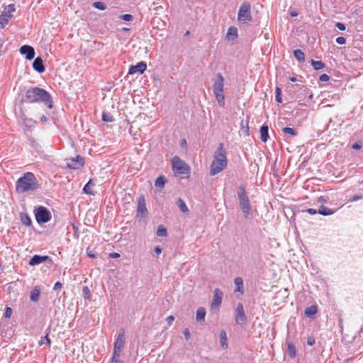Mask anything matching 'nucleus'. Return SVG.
<instances>
[{
	"label": "nucleus",
	"mask_w": 363,
	"mask_h": 363,
	"mask_svg": "<svg viewBox=\"0 0 363 363\" xmlns=\"http://www.w3.org/2000/svg\"><path fill=\"white\" fill-rule=\"evenodd\" d=\"M336 43L339 45H344L346 43V40L344 37H338L336 38Z\"/></svg>",
	"instance_id": "47"
},
{
	"label": "nucleus",
	"mask_w": 363,
	"mask_h": 363,
	"mask_svg": "<svg viewBox=\"0 0 363 363\" xmlns=\"http://www.w3.org/2000/svg\"><path fill=\"white\" fill-rule=\"evenodd\" d=\"M20 52L21 55H26V58L28 60H31L35 57V50L33 47L30 45H23L20 48Z\"/></svg>",
	"instance_id": "13"
},
{
	"label": "nucleus",
	"mask_w": 363,
	"mask_h": 363,
	"mask_svg": "<svg viewBox=\"0 0 363 363\" xmlns=\"http://www.w3.org/2000/svg\"><path fill=\"white\" fill-rule=\"evenodd\" d=\"M46 261L48 262L50 264L53 263L52 259L49 256L35 255L29 260L28 264L30 266H35Z\"/></svg>",
	"instance_id": "10"
},
{
	"label": "nucleus",
	"mask_w": 363,
	"mask_h": 363,
	"mask_svg": "<svg viewBox=\"0 0 363 363\" xmlns=\"http://www.w3.org/2000/svg\"><path fill=\"white\" fill-rule=\"evenodd\" d=\"M120 18L125 21H130L133 20V16L130 14H123L120 16Z\"/></svg>",
	"instance_id": "43"
},
{
	"label": "nucleus",
	"mask_w": 363,
	"mask_h": 363,
	"mask_svg": "<svg viewBox=\"0 0 363 363\" xmlns=\"http://www.w3.org/2000/svg\"><path fill=\"white\" fill-rule=\"evenodd\" d=\"M282 131L284 133L289 134V135H291L292 136L296 135V134H297V132H296V130L295 129H294L292 128H289V127L284 128Z\"/></svg>",
	"instance_id": "41"
},
{
	"label": "nucleus",
	"mask_w": 363,
	"mask_h": 363,
	"mask_svg": "<svg viewBox=\"0 0 363 363\" xmlns=\"http://www.w3.org/2000/svg\"><path fill=\"white\" fill-rule=\"evenodd\" d=\"M91 184V180L85 184V186L83 188V191L84 193L87 194H92V191H91L90 185Z\"/></svg>",
	"instance_id": "42"
},
{
	"label": "nucleus",
	"mask_w": 363,
	"mask_h": 363,
	"mask_svg": "<svg viewBox=\"0 0 363 363\" xmlns=\"http://www.w3.org/2000/svg\"><path fill=\"white\" fill-rule=\"evenodd\" d=\"M318 212L323 216H330L334 213V211L324 206H320Z\"/></svg>",
	"instance_id": "29"
},
{
	"label": "nucleus",
	"mask_w": 363,
	"mask_h": 363,
	"mask_svg": "<svg viewBox=\"0 0 363 363\" xmlns=\"http://www.w3.org/2000/svg\"><path fill=\"white\" fill-rule=\"evenodd\" d=\"M318 201L320 202V203H324V202H326L327 200L325 199V197L320 196V197L318 198Z\"/></svg>",
	"instance_id": "60"
},
{
	"label": "nucleus",
	"mask_w": 363,
	"mask_h": 363,
	"mask_svg": "<svg viewBox=\"0 0 363 363\" xmlns=\"http://www.w3.org/2000/svg\"><path fill=\"white\" fill-rule=\"evenodd\" d=\"M40 295V290L38 287H35L30 292V298L33 302H37L39 300Z\"/></svg>",
	"instance_id": "23"
},
{
	"label": "nucleus",
	"mask_w": 363,
	"mask_h": 363,
	"mask_svg": "<svg viewBox=\"0 0 363 363\" xmlns=\"http://www.w3.org/2000/svg\"><path fill=\"white\" fill-rule=\"evenodd\" d=\"M102 120L104 122H113L114 121L113 116L109 113L104 112L102 114Z\"/></svg>",
	"instance_id": "37"
},
{
	"label": "nucleus",
	"mask_w": 363,
	"mask_h": 363,
	"mask_svg": "<svg viewBox=\"0 0 363 363\" xmlns=\"http://www.w3.org/2000/svg\"><path fill=\"white\" fill-rule=\"evenodd\" d=\"M154 252L157 254V255H160L161 254L162 252V248L160 247V246L159 245H157L154 247Z\"/></svg>",
	"instance_id": "55"
},
{
	"label": "nucleus",
	"mask_w": 363,
	"mask_h": 363,
	"mask_svg": "<svg viewBox=\"0 0 363 363\" xmlns=\"http://www.w3.org/2000/svg\"><path fill=\"white\" fill-rule=\"evenodd\" d=\"M269 128L267 125H262L260 128V139L262 142H267L269 138Z\"/></svg>",
	"instance_id": "19"
},
{
	"label": "nucleus",
	"mask_w": 363,
	"mask_h": 363,
	"mask_svg": "<svg viewBox=\"0 0 363 363\" xmlns=\"http://www.w3.org/2000/svg\"><path fill=\"white\" fill-rule=\"evenodd\" d=\"M206 314V309L203 307H199L196 311V321L201 325L205 322V316Z\"/></svg>",
	"instance_id": "17"
},
{
	"label": "nucleus",
	"mask_w": 363,
	"mask_h": 363,
	"mask_svg": "<svg viewBox=\"0 0 363 363\" xmlns=\"http://www.w3.org/2000/svg\"><path fill=\"white\" fill-rule=\"evenodd\" d=\"M156 234L158 237H166L167 235V229L162 225H160L157 227Z\"/></svg>",
	"instance_id": "34"
},
{
	"label": "nucleus",
	"mask_w": 363,
	"mask_h": 363,
	"mask_svg": "<svg viewBox=\"0 0 363 363\" xmlns=\"http://www.w3.org/2000/svg\"><path fill=\"white\" fill-rule=\"evenodd\" d=\"M223 86L224 78L220 73H218L213 85V92H223Z\"/></svg>",
	"instance_id": "12"
},
{
	"label": "nucleus",
	"mask_w": 363,
	"mask_h": 363,
	"mask_svg": "<svg viewBox=\"0 0 363 363\" xmlns=\"http://www.w3.org/2000/svg\"><path fill=\"white\" fill-rule=\"evenodd\" d=\"M235 284V291L243 293V281L241 277H236L234 280Z\"/></svg>",
	"instance_id": "26"
},
{
	"label": "nucleus",
	"mask_w": 363,
	"mask_h": 363,
	"mask_svg": "<svg viewBox=\"0 0 363 363\" xmlns=\"http://www.w3.org/2000/svg\"><path fill=\"white\" fill-rule=\"evenodd\" d=\"M87 255L88 257H89L90 258H96L97 257L98 255L96 253H95L94 251L92 250H87Z\"/></svg>",
	"instance_id": "53"
},
{
	"label": "nucleus",
	"mask_w": 363,
	"mask_h": 363,
	"mask_svg": "<svg viewBox=\"0 0 363 363\" xmlns=\"http://www.w3.org/2000/svg\"><path fill=\"white\" fill-rule=\"evenodd\" d=\"M288 353L291 358H295L296 356V350L294 345L291 342H286Z\"/></svg>",
	"instance_id": "25"
},
{
	"label": "nucleus",
	"mask_w": 363,
	"mask_h": 363,
	"mask_svg": "<svg viewBox=\"0 0 363 363\" xmlns=\"http://www.w3.org/2000/svg\"><path fill=\"white\" fill-rule=\"evenodd\" d=\"M228 164L225 150L223 143H220L214 152L213 160L210 166V175L215 176L222 172Z\"/></svg>",
	"instance_id": "3"
},
{
	"label": "nucleus",
	"mask_w": 363,
	"mask_h": 363,
	"mask_svg": "<svg viewBox=\"0 0 363 363\" xmlns=\"http://www.w3.org/2000/svg\"><path fill=\"white\" fill-rule=\"evenodd\" d=\"M40 188L36 177L28 172L21 177L16 183V191L18 194L35 191Z\"/></svg>",
	"instance_id": "2"
},
{
	"label": "nucleus",
	"mask_w": 363,
	"mask_h": 363,
	"mask_svg": "<svg viewBox=\"0 0 363 363\" xmlns=\"http://www.w3.org/2000/svg\"><path fill=\"white\" fill-rule=\"evenodd\" d=\"M311 64L315 70L322 69L325 67V63H323L322 61H315L314 60H311Z\"/></svg>",
	"instance_id": "33"
},
{
	"label": "nucleus",
	"mask_w": 363,
	"mask_h": 363,
	"mask_svg": "<svg viewBox=\"0 0 363 363\" xmlns=\"http://www.w3.org/2000/svg\"><path fill=\"white\" fill-rule=\"evenodd\" d=\"M281 89L280 87L277 86L276 89H275V99H276V101L279 104L282 103V98H281Z\"/></svg>",
	"instance_id": "38"
},
{
	"label": "nucleus",
	"mask_w": 363,
	"mask_h": 363,
	"mask_svg": "<svg viewBox=\"0 0 363 363\" xmlns=\"http://www.w3.org/2000/svg\"><path fill=\"white\" fill-rule=\"evenodd\" d=\"M335 26L340 30H345L346 29L345 25L342 23L337 22Z\"/></svg>",
	"instance_id": "50"
},
{
	"label": "nucleus",
	"mask_w": 363,
	"mask_h": 363,
	"mask_svg": "<svg viewBox=\"0 0 363 363\" xmlns=\"http://www.w3.org/2000/svg\"><path fill=\"white\" fill-rule=\"evenodd\" d=\"M361 147H362V145L359 143H355L352 145V148L354 150H359V149H361Z\"/></svg>",
	"instance_id": "57"
},
{
	"label": "nucleus",
	"mask_w": 363,
	"mask_h": 363,
	"mask_svg": "<svg viewBox=\"0 0 363 363\" xmlns=\"http://www.w3.org/2000/svg\"><path fill=\"white\" fill-rule=\"evenodd\" d=\"M6 13L11 14V13L14 12L16 11V6L13 4H9L6 8Z\"/></svg>",
	"instance_id": "44"
},
{
	"label": "nucleus",
	"mask_w": 363,
	"mask_h": 363,
	"mask_svg": "<svg viewBox=\"0 0 363 363\" xmlns=\"http://www.w3.org/2000/svg\"><path fill=\"white\" fill-rule=\"evenodd\" d=\"M290 81H291V82H296V77H291V78H290Z\"/></svg>",
	"instance_id": "62"
},
{
	"label": "nucleus",
	"mask_w": 363,
	"mask_h": 363,
	"mask_svg": "<svg viewBox=\"0 0 363 363\" xmlns=\"http://www.w3.org/2000/svg\"><path fill=\"white\" fill-rule=\"evenodd\" d=\"M223 292L219 289H216L213 293V299L211 303V308L218 307L222 302Z\"/></svg>",
	"instance_id": "14"
},
{
	"label": "nucleus",
	"mask_w": 363,
	"mask_h": 363,
	"mask_svg": "<svg viewBox=\"0 0 363 363\" xmlns=\"http://www.w3.org/2000/svg\"><path fill=\"white\" fill-rule=\"evenodd\" d=\"M147 215V209L145 205V200L143 196H140L138 199V205L137 209V216L145 218Z\"/></svg>",
	"instance_id": "11"
},
{
	"label": "nucleus",
	"mask_w": 363,
	"mask_h": 363,
	"mask_svg": "<svg viewBox=\"0 0 363 363\" xmlns=\"http://www.w3.org/2000/svg\"><path fill=\"white\" fill-rule=\"evenodd\" d=\"M44 338H45V339H47V342H48V344H50V339L48 338V335H47L46 336H45V337H44Z\"/></svg>",
	"instance_id": "61"
},
{
	"label": "nucleus",
	"mask_w": 363,
	"mask_h": 363,
	"mask_svg": "<svg viewBox=\"0 0 363 363\" xmlns=\"http://www.w3.org/2000/svg\"><path fill=\"white\" fill-rule=\"evenodd\" d=\"M330 79V77L326 74H323L320 76L319 80L321 82H328Z\"/></svg>",
	"instance_id": "46"
},
{
	"label": "nucleus",
	"mask_w": 363,
	"mask_h": 363,
	"mask_svg": "<svg viewBox=\"0 0 363 363\" xmlns=\"http://www.w3.org/2000/svg\"><path fill=\"white\" fill-rule=\"evenodd\" d=\"M238 19L241 22L250 21L252 20L251 6L247 1L243 2L238 11Z\"/></svg>",
	"instance_id": "7"
},
{
	"label": "nucleus",
	"mask_w": 363,
	"mask_h": 363,
	"mask_svg": "<svg viewBox=\"0 0 363 363\" xmlns=\"http://www.w3.org/2000/svg\"><path fill=\"white\" fill-rule=\"evenodd\" d=\"M166 179L164 176L161 175L158 177L155 182V186L157 189H162L166 183Z\"/></svg>",
	"instance_id": "27"
},
{
	"label": "nucleus",
	"mask_w": 363,
	"mask_h": 363,
	"mask_svg": "<svg viewBox=\"0 0 363 363\" xmlns=\"http://www.w3.org/2000/svg\"><path fill=\"white\" fill-rule=\"evenodd\" d=\"M183 333H184L185 339L186 340H189L190 338V336H191L190 331L189 330V329L188 328L184 329Z\"/></svg>",
	"instance_id": "51"
},
{
	"label": "nucleus",
	"mask_w": 363,
	"mask_h": 363,
	"mask_svg": "<svg viewBox=\"0 0 363 363\" xmlns=\"http://www.w3.org/2000/svg\"><path fill=\"white\" fill-rule=\"evenodd\" d=\"M177 204L182 213H186L189 212V208L182 199L179 198Z\"/></svg>",
	"instance_id": "30"
},
{
	"label": "nucleus",
	"mask_w": 363,
	"mask_h": 363,
	"mask_svg": "<svg viewBox=\"0 0 363 363\" xmlns=\"http://www.w3.org/2000/svg\"><path fill=\"white\" fill-rule=\"evenodd\" d=\"M220 343L223 347H227V336L224 330L220 332Z\"/></svg>",
	"instance_id": "40"
},
{
	"label": "nucleus",
	"mask_w": 363,
	"mask_h": 363,
	"mask_svg": "<svg viewBox=\"0 0 363 363\" xmlns=\"http://www.w3.org/2000/svg\"><path fill=\"white\" fill-rule=\"evenodd\" d=\"M41 121H47V118L45 116H43V117H41Z\"/></svg>",
	"instance_id": "63"
},
{
	"label": "nucleus",
	"mask_w": 363,
	"mask_h": 363,
	"mask_svg": "<svg viewBox=\"0 0 363 363\" xmlns=\"http://www.w3.org/2000/svg\"><path fill=\"white\" fill-rule=\"evenodd\" d=\"M236 313H244V308L241 303H238L237 308H236Z\"/></svg>",
	"instance_id": "48"
},
{
	"label": "nucleus",
	"mask_w": 363,
	"mask_h": 363,
	"mask_svg": "<svg viewBox=\"0 0 363 363\" xmlns=\"http://www.w3.org/2000/svg\"><path fill=\"white\" fill-rule=\"evenodd\" d=\"M12 315V309L10 307H6L5 313H4V317L6 318H10Z\"/></svg>",
	"instance_id": "45"
},
{
	"label": "nucleus",
	"mask_w": 363,
	"mask_h": 363,
	"mask_svg": "<svg viewBox=\"0 0 363 363\" xmlns=\"http://www.w3.org/2000/svg\"><path fill=\"white\" fill-rule=\"evenodd\" d=\"M237 196L239 201V206L242 210L244 217L247 219L250 218L252 214V207L244 185L241 184L238 186L237 189Z\"/></svg>",
	"instance_id": "4"
},
{
	"label": "nucleus",
	"mask_w": 363,
	"mask_h": 363,
	"mask_svg": "<svg viewBox=\"0 0 363 363\" xmlns=\"http://www.w3.org/2000/svg\"><path fill=\"white\" fill-rule=\"evenodd\" d=\"M316 313L317 306L315 305L307 307L304 311L305 315L308 318H313Z\"/></svg>",
	"instance_id": "22"
},
{
	"label": "nucleus",
	"mask_w": 363,
	"mask_h": 363,
	"mask_svg": "<svg viewBox=\"0 0 363 363\" xmlns=\"http://www.w3.org/2000/svg\"><path fill=\"white\" fill-rule=\"evenodd\" d=\"M147 69V65L145 62H140L136 65L131 66L129 69L128 74H133L136 72L143 74Z\"/></svg>",
	"instance_id": "15"
},
{
	"label": "nucleus",
	"mask_w": 363,
	"mask_h": 363,
	"mask_svg": "<svg viewBox=\"0 0 363 363\" xmlns=\"http://www.w3.org/2000/svg\"><path fill=\"white\" fill-rule=\"evenodd\" d=\"M315 342V340L313 337L310 336L307 339V344L310 346H313Z\"/></svg>",
	"instance_id": "49"
},
{
	"label": "nucleus",
	"mask_w": 363,
	"mask_h": 363,
	"mask_svg": "<svg viewBox=\"0 0 363 363\" xmlns=\"http://www.w3.org/2000/svg\"><path fill=\"white\" fill-rule=\"evenodd\" d=\"M249 116L247 117L245 121L242 120L240 122V130L245 133V135H250V130H249Z\"/></svg>",
	"instance_id": "21"
},
{
	"label": "nucleus",
	"mask_w": 363,
	"mask_h": 363,
	"mask_svg": "<svg viewBox=\"0 0 363 363\" xmlns=\"http://www.w3.org/2000/svg\"><path fill=\"white\" fill-rule=\"evenodd\" d=\"M13 15L7 13L6 12H2L0 16V25L1 28H4L9 23V21L12 18Z\"/></svg>",
	"instance_id": "18"
},
{
	"label": "nucleus",
	"mask_w": 363,
	"mask_h": 363,
	"mask_svg": "<svg viewBox=\"0 0 363 363\" xmlns=\"http://www.w3.org/2000/svg\"><path fill=\"white\" fill-rule=\"evenodd\" d=\"M62 287V284L61 282L60 281H57L55 285H54V287H53V290L55 291H57L59 289H61Z\"/></svg>",
	"instance_id": "52"
},
{
	"label": "nucleus",
	"mask_w": 363,
	"mask_h": 363,
	"mask_svg": "<svg viewBox=\"0 0 363 363\" xmlns=\"http://www.w3.org/2000/svg\"><path fill=\"white\" fill-rule=\"evenodd\" d=\"M109 257L111 258H118L120 257V254L118 252H112L109 254Z\"/></svg>",
	"instance_id": "58"
},
{
	"label": "nucleus",
	"mask_w": 363,
	"mask_h": 363,
	"mask_svg": "<svg viewBox=\"0 0 363 363\" xmlns=\"http://www.w3.org/2000/svg\"><path fill=\"white\" fill-rule=\"evenodd\" d=\"M20 218L21 223L26 226H30L32 224L31 219L30 216L26 213H21Z\"/></svg>",
	"instance_id": "24"
},
{
	"label": "nucleus",
	"mask_w": 363,
	"mask_h": 363,
	"mask_svg": "<svg viewBox=\"0 0 363 363\" xmlns=\"http://www.w3.org/2000/svg\"><path fill=\"white\" fill-rule=\"evenodd\" d=\"M291 16H297V13H296V12H292V13H291Z\"/></svg>",
	"instance_id": "64"
},
{
	"label": "nucleus",
	"mask_w": 363,
	"mask_h": 363,
	"mask_svg": "<svg viewBox=\"0 0 363 363\" xmlns=\"http://www.w3.org/2000/svg\"><path fill=\"white\" fill-rule=\"evenodd\" d=\"M215 97L218 101V104L220 106H223L225 105V96L223 92H213Z\"/></svg>",
	"instance_id": "31"
},
{
	"label": "nucleus",
	"mask_w": 363,
	"mask_h": 363,
	"mask_svg": "<svg viewBox=\"0 0 363 363\" xmlns=\"http://www.w3.org/2000/svg\"><path fill=\"white\" fill-rule=\"evenodd\" d=\"M125 342V332L123 328L121 329L113 344V353L121 354Z\"/></svg>",
	"instance_id": "8"
},
{
	"label": "nucleus",
	"mask_w": 363,
	"mask_h": 363,
	"mask_svg": "<svg viewBox=\"0 0 363 363\" xmlns=\"http://www.w3.org/2000/svg\"><path fill=\"white\" fill-rule=\"evenodd\" d=\"M238 36V29L237 28L234 26H230L228 28L227 34H226V38L228 40H233Z\"/></svg>",
	"instance_id": "20"
},
{
	"label": "nucleus",
	"mask_w": 363,
	"mask_h": 363,
	"mask_svg": "<svg viewBox=\"0 0 363 363\" xmlns=\"http://www.w3.org/2000/svg\"><path fill=\"white\" fill-rule=\"evenodd\" d=\"M93 7L101 11H104L106 9V6L104 3L101 1H96L92 4Z\"/></svg>",
	"instance_id": "39"
},
{
	"label": "nucleus",
	"mask_w": 363,
	"mask_h": 363,
	"mask_svg": "<svg viewBox=\"0 0 363 363\" xmlns=\"http://www.w3.org/2000/svg\"><path fill=\"white\" fill-rule=\"evenodd\" d=\"M235 321L237 324H244L247 321V317L244 313H237L235 314Z\"/></svg>",
	"instance_id": "28"
},
{
	"label": "nucleus",
	"mask_w": 363,
	"mask_h": 363,
	"mask_svg": "<svg viewBox=\"0 0 363 363\" xmlns=\"http://www.w3.org/2000/svg\"><path fill=\"white\" fill-rule=\"evenodd\" d=\"M121 354L113 353L111 363H124L123 361L121 359Z\"/></svg>",
	"instance_id": "35"
},
{
	"label": "nucleus",
	"mask_w": 363,
	"mask_h": 363,
	"mask_svg": "<svg viewBox=\"0 0 363 363\" xmlns=\"http://www.w3.org/2000/svg\"><path fill=\"white\" fill-rule=\"evenodd\" d=\"M294 55L299 62H303L305 61V55L301 50H295L294 51Z\"/></svg>",
	"instance_id": "32"
},
{
	"label": "nucleus",
	"mask_w": 363,
	"mask_h": 363,
	"mask_svg": "<svg viewBox=\"0 0 363 363\" xmlns=\"http://www.w3.org/2000/svg\"><path fill=\"white\" fill-rule=\"evenodd\" d=\"M306 211L307 213H308L309 214H311V215H315V214H316L317 213H318V212L315 209H314V208H308V209H306Z\"/></svg>",
	"instance_id": "54"
},
{
	"label": "nucleus",
	"mask_w": 363,
	"mask_h": 363,
	"mask_svg": "<svg viewBox=\"0 0 363 363\" xmlns=\"http://www.w3.org/2000/svg\"><path fill=\"white\" fill-rule=\"evenodd\" d=\"M167 323L170 325H172V322L174 320V317L173 315H169L166 319Z\"/></svg>",
	"instance_id": "56"
},
{
	"label": "nucleus",
	"mask_w": 363,
	"mask_h": 363,
	"mask_svg": "<svg viewBox=\"0 0 363 363\" xmlns=\"http://www.w3.org/2000/svg\"><path fill=\"white\" fill-rule=\"evenodd\" d=\"M22 101L26 103H43L48 108L53 107L52 99L50 94L44 89L38 86L30 87L26 91Z\"/></svg>",
	"instance_id": "1"
},
{
	"label": "nucleus",
	"mask_w": 363,
	"mask_h": 363,
	"mask_svg": "<svg viewBox=\"0 0 363 363\" xmlns=\"http://www.w3.org/2000/svg\"><path fill=\"white\" fill-rule=\"evenodd\" d=\"M82 296L84 299L89 300L91 298V292L88 286H84L82 289Z\"/></svg>",
	"instance_id": "36"
},
{
	"label": "nucleus",
	"mask_w": 363,
	"mask_h": 363,
	"mask_svg": "<svg viewBox=\"0 0 363 363\" xmlns=\"http://www.w3.org/2000/svg\"><path fill=\"white\" fill-rule=\"evenodd\" d=\"M172 166L175 175H188L190 174V167L178 156L173 157Z\"/></svg>",
	"instance_id": "5"
},
{
	"label": "nucleus",
	"mask_w": 363,
	"mask_h": 363,
	"mask_svg": "<svg viewBox=\"0 0 363 363\" xmlns=\"http://www.w3.org/2000/svg\"><path fill=\"white\" fill-rule=\"evenodd\" d=\"M33 68L39 73H43L45 71V66L43 60L41 57H36L33 62Z\"/></svg>",
	"instance_id": "16"
},
{
	"label": "nucleus",
	"mask_w": 363,
	"mask_h": 363,
	"mask_svg": "<svg viewBox=\"0 0 363 363\" xmlns=\"http://www.w3.org/2000/svg\"><path fill=\"white\" fill-rule=\"evenodd\" d=\"M67 166L71 169H79L84 166V160L80 156H77L76 159H67Z\"/></svg>",
	"instance_id": "9"
},
{
	"label": "nucleus",
	"mask_w": 363,
	"mask_h": 363,
	"mask_svg": "<svg viewBox=\"0 0 363 363\" xmlns=\"http://www.w3.org/2000/svg\"><path fill=\"white\" fill-rule=\"evenodd\" d=\"M36 221L40 223H48L51 219V213L48 209L44 206H40L34 211Z\"/></svg>",
	"instance_id": "6"
},
{
	"label": "nucleus",
	"mask_w": 363,
	"mask_h": 363,
	"mask_svg": "<svg viewBox=\"0 0 363 363\" xmlns=\"http://www.w3.org/2000/svg\"><path fill=\"white\" fill-rule=\"evenodd\" d=\"M362 199V196H359V195H354L353 196V198L352 199V201H357L359 199Z\"/></svg>",
	"instance_id": "59"
}]
</instances>
